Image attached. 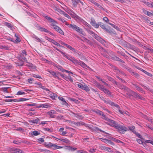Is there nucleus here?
Here are the masks:
<instances>
[{"instance_id": "f257e3e1", "label": "nucleus", "mask_w": 153, "mask_h": 153, "mask_svg": "<svg viewBox=\"0 0 153 153\" xmlns=\"http://www.w3.org/2000/svg\"><path fill=\"white\" fill-rule=\"evenodd\" d=\"M43 16L46 19L48 20L49 22L52 23L51 25L53 26V29H54L56 31H57L60 34L62 35H64V32L57 25H54V24H55L56 23V22L54 20L45 15H44Z\"/></svg>"}, {"instance_id": "f03ea898", "label": "nucleus", "mask_w": 153, "mask_h": 153, "mask_svg": "<svg viewBox=\"0 0 153 153\" xmlns=\"http://www.w3.org/2000/svg\"><path fill=\"white\" fill-rule=\"evenodd\" d=\"M88 33L92 35V36L97 40L99 42H100L102 44H103L104 43V40L99 36L95 34L94 32L89 29H86Z\"/></svg>"}, {"instance_id": "7ed1b4c3", "label": "nucleus", "mask_w": 153, "mask_h": 153, "mask_svg": "<svg viewBox=\"0 0 153 153\" xmlns=\"http://www.w3.org/2000/svg\"><path fill=\"white\" fill-rule=\"evenodd\" d=\"M43 144L46 147L49 148H52L53 150L62 148L63 147L57 146L56 144H53L51 142H45Z\"/></svg>"}, {"instance_id": "20e7f679", "label": "nucleus", "mask_w": 153, "mask_h": 153, "mask_svg": "<svg viewBox=\"0 0 153 153\" xmlns=\"http://www.w3.org/2000/svg\"><path fill=\"white\" fill-rule=\"evenodd\" d=\"M70 28L74 30L79 33L83 36H85V34L83 32L82 29L74 24H71L70 26Z\"/></svg>"}, {"instance_id": "39448f33", "label": "nucleus", "mask_w": 153, "mask_h": 153, "mask_svg": "<svg viewBox=\"0 0 153 153\" xmlns=\"http://www.w3.org/2000/svg\"><path fill=\"white\" fill-rule=\"evenodd\" d=\"M73 13H70V15L72 17L74 18L76 21L81 22L82 23L84 22H86L84 21L79 16L76 15L75 13L73 12Z\"/></svg>"}, {"instance_id": "423d86ee", "label": "nucleus", "mask_w": 153, "mask_h": 153, "mask_svg": "<svg viewBox=\"0 0 153 153\" xmlns=\"http://www.w3.org/2000/svg\"><path fill=\"white\" fill-rule=\"evenodd\" d=\"M104 119L108 121V124L112 127L115 128L116 125H117V123L116 122L109 119L106 117H105Z\"/></svg>"}, {"instance_id": "0eeeda50", "label": "nucleus", "mask_w": 153, "mask_h": 153, "mask_svg": "<svg viewBox=\"0 0 153 153\" xmlns=\"http://www.w3.org/2000/svg\"><path fill=\"white\" fill-rule=\"evenodd\" d=\"M115 128L118 129L120 133H123L126 131L127 130V128L126 127L120 125L118 123L117 124V125H116Z\"/></svg>"}, {"instance_id": "6e6552de", "label": "nucleus", "mask_w": 153, "mask_h": 153, "mask_svg": "<svg viewBox=\"0 0 153 153\" xmlns=\"http://www.w3.org/2000/svg\"><path fill=\"white\" fill-rule=\"evenodd\" d=\"M62 55L64 57L66 58L69 60L71 61L73 63H78V61L76 59L72 56H68L65 53H64V54H63Z\"/></svg>"}, {"instance_id": "1a4fd4ad", "label": "nucleus", "mask_w": 153, "mask_h": 153, "mask_svg": "<svg viewBox=\"0 0 153 153\" xmlns=\"http://www.w3.org/2000/svg\"><path fill=\"white\" fill-rule=\"evenodd\" d=\"M106 32L108 33H110V34L112 33L115 34V32L114 31L113 29L109 26H108L106 28V26L103 29Z\"/></svg>"}, {"instance_id": "9d476101", "label": "nucleus", "mask_w": 153, "mask_h": 153, "mask_svg": "<svg viewBox=\"0 0 153 153\" xmlns=\"http://www.w3.org/2000/svg\"><path fill=\"white\" fill-rule=\"evenodd\" d=\"M92 111L93 112L96 113L98 115L102 116L104 119L106 117V116L103 113L102 111L98 109L94 110H92Z\"/></svg>"}, {"instance_id": "9b49d317", "label": "nucleus", "mask_w": 153, "mask_h": 153, "mask_svg": "<svg viewBox=\"0 0 153 153\" xmlns=\"http://www.w3.org/2000/svg\"><path fill=\"white\" fill-rule=\"evenodd\" d=\"M90 23L95 28L99 27V25L96 22L94 19L93 18H91V19Z\"/></svg>"}, {"instance_id": "f8f14e48", "label": "nucleus", "mask_w": 153, "mask_h": 153, "mask_svg": "<svg viewBox=\"0 0 153 153\" xmlns=\"http://www.w3.org/2000/svg\"><path fill=\"white\" fill-rule=\"evenodd\" d=\"M99 139L101 140H104L103 142L107 144H110L112 146H114V144L111 141V140H108V139L105 138V139H103L102 138H99Z\"/></svg>"}, {"instance_id": "ddd939ff", "label": "nucleus", "mask_w": 153, "mask_h": 153, "mask_svg": "<svg viewBox=\"0 0 153 153\" xmlns=\"http://www.w3.org/2000/svg\"><path fill=\"white\" fill-rule=\"evenodd\" d=\"M134 97L135 98H138L141 100H145V99L143 97H142L141 95L138 93H136L135 92L134 94Z\"/></svg>"}, {"instance_id": "4468645a", "label": "nucleus", "mask_w": 153, "mask_h": 153, "mask_svg": "<svg viewBox=\"0 0 153 153\" xmlns=\"http://www.w3.org/2000/svg\"><path fill=\"white\" fill-rule=\"evenodd\" d=\"M133 85L136 88V89L138 91H140L142 93L145 94V91L140 87L137 84H134L133 83H132Z\"/></svg>"}, {"instance_id": "2eb2a0df", "label": "nucleus", "mask_w": 153, "mask_h": 153, "mask_svg": "<svg viewBox=\"0 0 153 153\" xmlns=\"http://www.w3.org/2000/svg\"><path fill=\"white\" fill-rule=\"evenodd\" d=\"M94 131L97 132V133H99V131H100L102 132L104 134H108V133H107L105 131H103L101 129H100L99 128H98L97 127L95 126L94 128Z\"/></svg>"}, {"instance_id": "dca6fc26", "label": "nucleus", "mask_w": 153, "mask_h": 153, "mask_svg": "<svg viewBox=\"0 0 153 153\" xmlns=\"http://www.w3.org/2000/svg\"><path fill=\"white\" fill-rule=\"evenodd\" d=\"M126 91L127 92V93H126V94L128 95L129 97H131V96H133L135 93L134 91L131 90L128 88Z\"/></svg>"}, {"instance_id": "f3484780", "label": "nucleus", "mask_w": 153, "mask_h": 153, "mask_svg": "<svg viewBox=\"0 0 153 153\" xmlns=\"http://www.w3.org/2000/svg\"><path fill=\"white\" fill-rule=\"evenodd\" d=\"M56 113V111L54 110H51L47 112V114L50 115V118H54L55 116L53 114Z\"/></svg>"}, {"instance_id": "a211bd4d", "label": "nucleus", "mask_w": 153, "mask_h": 153, "mask_svg": "<svg viewBox=\"0 0 153 153\" xmlns=\"http://www.w3.org/2000/svg\"><path fill=\"white\" fill-rule=\"evenodd\" d=\"M59 99L62 101V104L63 105H65L68 106V103L66 101L65 99L62 97H58Z\"/></svg>"}, {"instance_id": "6ab92c4d", "label": "nucleus", "mask_w": 153, "mask_h": 153, "mask_svg": "<svg viewBox=\"0 0 153 153\" xmlns=\"http://www.w3.org/2000/svg\"><path fill=\"white\" fill-rule=\"evenodd\" d=\"M31 37L32 38L35 39V41L37 42H39L41 43H42L43 42V41L41 40L37 36L34 34L32 35Z\"/></svg>"}, {"instance_id": "aec40b11", "label": "nucleus", "mask_w": 153, "mask_h": 153, "mask_svg": "<svg viewBox=\"0 0 153 153\" xmlns=\"http://www.w3.org/2000/svg\"><path fill=\"white\" fill-rule=\"evenodd\" d=\"M71 1L73 6L76 7L77 4L80 2V0H71Z\"/></svg>"}, {"instance_id": "412c9836", "label": "nucleus", "mask_w": 153, "mask_h": 153, "mask_svg": "<svg viewBox=\"0 0 153 153\" xmlns=\"http://www.w3.org/2000/svg\"><path fill=\"white\" fill-rule=\"evenodd\" d=\"M56 138L59 140L67 143H70V141L67 138L63 137Z\"/></svg>"}, {"instance_id": "4be33fe9", "label": "nucleus", "mask_w": 153, "mask_h": 153, "mask_svg": "<svg viewBox=\"0 0 153 153\" xmlns=\"http://www.w3.org/2000/svg\"><path fill=\"white\" fill-rule=\"evenodd\" d=\"M39 121V119L38 118H36L35 119L29 121V122L31 123V124L33 125L34 123L37 124Z\"/></svg>"}, {"instance_id": "5701e85b", "label": "nucleus", "mask_w": 153, "mask_h": 153, "mask_svg": "<svg viewBox=\"0 0 153 153\" xmlns=\"http://www.w3.org/2000/svg\"><path fill=\"white\" fill-rule=\"evenodd\" d=\"M17 148L14 147L9 148L8 149V151L9 152L16 153Z\"/></svg>"}, {"instance_id": "b1692460", "label": "nucleus", "mask_w": 153, "mask_h": 153, "mask_svg": "<svg viewBox=\"0 0 153 153\" xmlns=\"http://www.w3.org/2000/svg\"><path fill=\"white\" fill-rule=\"evenodd\" d=\"M26 62L27 63V64L26 65L28 67H30L32 69H36V66L35 65H33L32 63L29 62L27 60H26Z\"/></svg>"}, {"instance_id": "393cba45", "label": "nucleus", "mask_w": 153, "mask_h": 153, "mask_svg": "<svg viewBox=\"0 0 153 153\" xmlns=\"http://www.w3.org/2000/svg\"><path fill=\"white\" fill-rule=\"evenodd\" d=\"M113 58L114 60H115L116 61L120 62L123 63H125V62L124 61L121 59H120L118 57H117L116 56H114L113 57Z\"/></svg>"}, {"instance_id": "a878e982", "label": "nucleus", "mask_w": 153, "mask_h": 153, "mask_svg": "<svg viewBox=\"0 0 153 153\" xmlns=\"http://www.w3.org/2000/svg\"><path fill=\"white\" fill-rule=\"evenodd\" d=\"M139 70H140L141 71H143V72L144 73H145L146 74V75H148V76H150V77H152V75L150 73H149L148 72L146 71L145 70H143V69H142V68H137Z\"/></svg>"}, {"instance_id": "bb28decb", "label": "nucleus", "mask_w": 153, "mask_h": 153, "mask_svg": "<svg viewBox=\"0 0 153 153\" xmlns=\"http://www.w3.org/2000/svg\"><path fill=\"white\" fill-rule=\"evenodd\" d=\"M77 63H78V65H80L83 68H84L85 67L89 68V67L87 66V65L83 62L80 61V62H78Z\"/></svg>"}, {"instance_id": "cd10ccee", "label": "nucleus", "mask_w": 153, "mask_h": 153, "mask_svg": "<svg viewBox=\"0 0 153 153\" xmlns=\"http://www.w3.org/2000/svg\"><path fill=\"white\" fill-rule=\"evenodd\" d=\"M49 73L53 76H54L55 77L57 78L58 79H60L59 76L56 75V73L53 71H49Z\"/></svg>"}, {"instance_id": "c85d7f7f", "label": "nucleus", "mask_w": 153, "mask_h": 153, "mask_svg": "<svg viewBox=\"0 0 153 153\" xmlns=\"http://www.w3.org/2000/svg\"><path fill=\"white\" fill-rule=\"evenodd\" d=\"M143 2L146 5L151 7H153V2H152L151 3L148 2L144 1Z\"/></svg>"}, {"instance_id": "c756f323", "label": "nucleus", "mask_w": 153, "mask_h": 153, "mask_svg": "<svg viewBox=\"0 0 153 153\" xmlns=\"http://www.w3.org/2000/svg\"><path fill=\"white\" fill-rule=\"evenodd\" d=\"M65 79L67 81L69 80L71 82H73L72 78L69 74H68V76H66Z\"/></svg>"}, {"instance_id": "7c9ffc66", "label": "nucleus", "mask_w": 153, "mask_h": 153, "mask_svg": "<svg viewBox=\"0 0 153 153\" xmlns=\"http://www.w3.org/2000/svg\"><path fill=\"white\" fill-rule=\"evenodd\" d=\"M60 13L63 14L65 16L67 17L69 19H71V18L70 16L68 15L67 13L64 12V11L62 10H60Z\"/></svg>"}, {"instance_id": "2f4dec72", "label": "nucleus", "mask_w": 153, "mask_h": 153, "mask_svg": "<svg viewBox=\"0 0 153 153\" xmlns=\"http://www.w3.org/2000/svg\"><path fill=\"white\" fill-rule=\"evenodd\" d=\"M54 45H56L57 46H59L62 48H64V47L60 45L59 43L57 42L55 40H53V41L51 42Z\"/></svg>"}, {"instance_id": "473e14b6", "label": "nucleus", "mask_w": 153, "mask_h": 153, "mask_svg": "<svg viewBox=\"0 0 153 153\" xmlns=\"http://www.w3.org/2000/svg\"><path fill=\"white\" fill-rule=\"evenodd\" d=\"M132 132L135 134L139 138L142 139L143 140H144V139L143 138V137L138 132H136L135 131H133Z\"/></svg>"}, {"instance_id": "72a5a7b5", "label": "nucleus", "mask_w": 153, "mask_h": 153, "mask_svg": "<svg viewBox=\"0 0 153 153\" xmlns=\"http://www.w3.org/2000/svg\"><path fill=\"white\" fill-rule=\"evenodd\" d=\"M143 12L145 14L151 17L152 16V13L145 10L144 9L143 10Z\"/></svg>"}, {"instance_id": "f704fd0d", "label": "nucleus", "mask_w": 153, "mask_h": 153, "mask_svg": "<svg viewBox=\"0 0 153 153\" xmlns=\"http://www.w3.org/2000/svg\"><path fill=\"white\" fill-rule=\"evenodd\" d=\"M76 124L77 126H80L81 125H84L85 126H87V124H85V123H84L82 122H77L76 123Z\"/></svg>"}, {"instance_id": "c9c22d12", "label": "nucleus", "mask_w": 153, "mask_h": 153, "mask_svg": "<svg viewBox=\"0 0 153 153\" xmlns=\"http://www.w3.org/2000/svg\"><path fill=\"white\" fill-rule=\"evenodd\" d=\"M119 88L120 89L124 90L125 91L127 90V89L128 88L127 87L123 85H120L119 86Z\"/></svg>"}, {"instance_id": "e433bc0d", "label": "nucleus", "mask_w": 153, "mask_h": 153, "mask_svg": "<svg viewBox=\"0 0 153 153\" xmlns=\"http://www.w3.org/2000/svg\"><path fill=\"white\" fill-rule=\"evenodd\" d=\"M103 149L110 152H112L113 151L111 150V149L109 147L104 146L103 147Z\"/></svg>"}, {"instance_id": "4c0bfd02", "label": "nucleus", "mask_w": 153, "mask_h": 153, "mask_svg": "<svg viewBox=\"0 0 153 153\" xmlns=\"http://www.w3.org/2000/svg\"><path fill=\"white\" fill-rule=\"evenodd\" d=\"M95 5L96 6H97L100 9L103 10H104V11H105V8H104L103 7H102V6H101L100 4H99L97 2L96 3H95Z\"/></svg>"}, {"instance_id": "58836bf2", "label": "nucleus", "mask_w": 153, "mask_h": 153, "mask_svg": "<svg viewBox=\"0 0 153 153\" xmlns=\"http://www.w3.org/2000/svg\"><path fill=\"white\" fill-rule=\"evenodd\" d=\"M5 25L8 28L11 29L13 27V25H11V24L10 23L8 22H5Z\"/></svg>"}, {"instance_id": "ea45409f", "label": "nucleus", "mask_w": 153, "mask_h": 153, "mask_svg": "<svg viewBox=\"0 0 153 153\" xmlns=\"http://www.w3.org/2000/svg\"><path fill=\"white\" fill-rule=\"evenodd\" d=\"M70 99L71 100L74 102L76 104H79V101L74 98H70Z\"/></svg>"}, {"instance_id": "a19ab883", "label": "nucleus", "mask_w": 153, "mask_h": 153, "mask_svg": "<svg viewBox=\"0 0 153 153\" xmlns=\"http://www.w3.org/2000/svg\"><path fill=\"white\" fill-rule=\"evenodd\" d=\"M98 25H99V26H100L102 29L105 27L104 24L101 22H98Z\"/></svg>"}, {"instance_id": "79ce46f5", "label": "nucleus", "mask_w": 153, "mask_h": 153, "mask_svg": "<svg viewBox=\"0 0 153 153\" xmlns=\"http://www.w3.org/2000/svg\"><path fill=\"white\" fill-rule=\"evenodd\" d=\"M103 91L105 94H106L110 96L111 95V93L109 91V90L106 88L105 89H104V90Z\"/></svg>"}, {"instance_id": "37998d69", "label": "nucleus", "mask_w": 153, "mask_h": 153, "mask_svg": "<svg viewBox=\"0 0 153 153\" xmlns=\"http://www.w3.org/2000/svg\"><path fill=\"white\" fill-rule=\"evenodd\" d=\"M65 46L73 51H74L75 50V49L74 48L72 47L71 46L68 44H67L66 45H65Z\"/></svg>"}, {"instance_id": "c03bdc74", "label": "nucleus", "mask_w": 153, "mask_h": 153, "mask_svg": "<svg viewBox=\"0 0 153 153\" xmlns=\"http://www.w3.org/2000/svg\"><path fill=\"white\" fill-rule=\"evenodd\" d=\"M132 75H134L137 78H138L139 77V74L137 73H135L134 72H132Z\"/></svg>"}, {"instance_id": "a18cd8bd", "label": "nucleus", "mask_w": 153, "mask_h": 153, "mask_svg": "<svg viewBox=\"0 0 153 153\" xmlns=\"http://www.w3.org/2000/svg\"><path fill=\"white\" fill-rule=\"evenodd\" d=\"M32 134H33L34 136H37L39 135L40 134V133L39 132H38L37 131H35L32 132Z\"/></svg>"}, {"instance_id": "49530a36", "label": "nucleus", "mask_w": 153, "mask_h": 153, "mask_svg": "<svg viewBox=\"0 0 153 153\" xmlns=\"http://www.w3.org/2000/svg\"><path fill=\"white\" fill-rule=\"evenodd\" d=\"M15 36L17 38L15 40L14 42L16 43H18L20 42L21 40L20 38L18 36H16V34H15Z\"/></svg>"}, {"instance_id": "de8ad7c7", "label": "nucleus", "mask_w": 153, "mask_h": 153, "mask_svg": "<svg viewBox=\"0 0 153 153\" xmlns=\"http://www.w3.org/2000/svg\"><path fill=\"white\" fill-rule=\"evenodd\" d=\"M4 101L6 102H16V99H6L4 100Z\"/></svg>"}, {"instance_id": "09e8293b", "label": "nucleus", "mask_w": 153, "mask_h": 153, "mask_svg": "<svg viewBox=\"0 0 153 153\" xmlns=\"http://www.w3.org/2000/svg\"><path fill=\"white\" fill-rule=\"evenodd\" d=\"M99 89L102 91H103L104 90V89H105V88H104V86L103 85H100L98 87Z\"/></svg>"}, {"instance_id": "8fccbe9b", "label": "nucleus", "mask_w": 153, "mask_h": 153, "mask_svg": "<svg viewBox=\"0 0 153 153\" xmlns=\"http://www.w3.org/2000/svg\"><path fill=\"white\" fill-rule=\"evenodd\" d=\"M76 148H73L71 146H69L68 148V149L69 150H70L71 151H74V150H76Z\"/></svg>"}, {"instance_id": "3c124183", "label": "nucleus", "mask_w": 153, "mask_h": 153, "mask_svg": "<svg viewBox=\"0 0 153 153\" xmlns=\"http://www.w3.org/2000/svg\"><path fill=\"white\" fill-rule=\"evenodd\" d=\"M10 88L9 87H4L3 88V91L4 92L9 93L8 91H7V89Z\"/></svg>"}, {"instance_id": "603ef678", "label": "nucleus", "mask_w": 153, "mask_h": 153, "mask_svg": "<svg viewBox=\"0 0 153 153\" xmlns=\"http://www.w3.org/2000/svg\"><path fill=\"white\" fill-rule=\"evenodd\" d=\"M24 64V62L22 61L20 62L17 63L16 65L19 66H22Z\"/></svg>"}, {"instance_id": "864d4df0", "label": "nucleus", "mask_w": 153, "mask_h": 153, "mask_svg": "<svg viewBox=\"0 0 153 153\" xmlns=\"http://www.w3.org/2000/svg\"><path fill=\"white\" fill-rule=\"evenodd\" d=\"M82 89L86 91H90V89L88 87V86L86 85H84V88H83Z\"/></svg>"}, {"instance_id": "5fc2aeb1", "label": "nucleus", "mask_w": 153, "mask_h": 153, "mask_svg": "<svg viewBox=\"0 0 153 153\" xmlns=\"http://www.w3.org/2000/svg\"><path fill=\"white\" fill-rule=\"evenodd\" d=\"M32 76H33V77H35V78H38L39 79H42L41 76L38 75H36V74H32Z\"/></svg>"}, {"instance_id": "6e6d98bb", "label": "nucleus", "mask_w": 153, "mask_h": 153, "mask_svg": "<svg viewBox=\"0 0 153 153\" xmlns=\"http://www.w3.org/2000/svg\"><path fill=\"white\" fill-rule=\"evenodd\" d=\"M40 88H42L43 89L47 91H49V89L47 88H45L44 86H42V85L41 84V85L39 87Z\"/></svg>"}, {"instance_id": "4d7b16f0", "label": "nucleus", "mask_w": 153, "mask_h": 153, "mask_svg": "<svg viewBox=\"0 0 153 153\" xmlns=\"http://www.w3.org/2000/svg\"><path fill=\"white\" fill-rule=\"evenodd\" d=\"M145 142L147 143H150L153 145V141L150 140H145V139L144 140Z\"/></svg>"}, {"instance_id": "13d9d810", "label": "nucleus", "mask_w": 153, "mask_h": 153, "mask_svg": "<svg viewBox=\"0 0 153 153\" xmlns=\"http://www.w3.org/2000/svg\"><path fill=\"white\" fill-rule=\"evenodd\" d=\"M53 48L57 51H58L62 55L63 54H64V53L62 51H61L59 49H58L56 47L54 46H53Z\"/></svg>"}, {"instance_id": "bf43d9fd", "label": "nucleus", "mask_w": 153, "mask_h": 153, "mask_svg": "<svg viewBox=\"0 0 153 153\" xmlns=\"http://www.w3.org/2000/svg\"><path fill=\"white\" fill-rule=\"evenodd\" d=\"M116 77L117 78L120 80L123 83H126V82L125 81V80L124 79L120 78L119 76H117Z\"/></svg>"}, {"instance_id": "052dcab7", "label": "nucleus", "mask_w": 153, "mask_h": 153, "mask_svg": "<svg viewBox=\"0 0 153 153\" xmlns=\"http://www.w3.org/2000/svg\"><path fill=\"white\" fill-rule=\"evenodd\" d=\"M116 107L118 109L119 112L120 113L122 114H123V112L120 110L119 109L120 108V106L118 105H116Z\"/></svg>"}, {"instance_id": "680f3d73", "label": "nucleus", "mask_w": 153, "mask_h": 153, "mask_svg": "<svg viewBox=\"0 0 153 153\" xmlns=\"http://www.w3.org/2000/svg\"><path fill=\"white\" fill-rule=\"evenodd\" d=\"M116 107L118 109L119 112L120 113L122 114H123V112L120 110L119 109L120 108V106L118 105H116Z\"/></svg>"}, {"instance_id": "e2e57ef3", "label": "nucleus", "mask_w": 153, "mask_h": 153, "mask_svg": "<svg viewBox=\"0 0 153 153\" xmlns=\"http://www.w3.org/2000/svg\"><path fill=\"white\" fill-rule=\"evenodd\" d=\"M39 30L41 31H42L44 32H48V30L47 29H46L44 27H41L40 28V29Z\"/></svg>"}, {"instance_id": "0e129e2a", "label": "nucleus", "mask_w": 153, "mask_h": 153, "mask_svg": "<svg viewBox=\"0 0 153 153\" xmlns=\"http://www.w3.org/2000/svg\"><path fill=\"white\" fill-rule=\"evenodd\" d=\"M57 95L55 94H53V95L51 96V98L53 100H54L55 98L57 97Z\"/></svg>"}, {"instance_id": "69168bd1", "label": "nucleus", "mask_w": 153, "mask_h": 153, "mask_svg": "<svg viewBox=\"0 0 153 153\" xmlns=\"http://www.w3.org/2000/svg\"><path fill=\"white\" fill-rule=\"evenodd\" d=\"M144 20H146V22L148 23H150V20L149 19V17L147 16H146L144 18Z\"/></svg>"}, {"instance_id": "338daca9", "label": "nucleus", "mask_w": 153, "mask_h": 153, "mask_svg": "<svg viewBox=\"0 0 153 153\" xmlns=\"http://www.w3.org/2000/svg\"><path fill=\"white\" fill-rule=\"evenodd\" d=\"M17 151L16 153H24L22 150L18 148H17Z\"/></svg>"}, {"instance_id": "774afa93", "label": "nucleus", "mask_w": 153, "mask_h": 153, "mask_svg": "<svg viewBox=\"0 0 153 153\" xmlns=\"http://www.w3.org/2000/svg\"><path fill=\"white\" fill-rule=\"evenodd\" d=\"M77 153H88L86 151L79 150L77 151Z\"/></svg>"}]
</instances>
